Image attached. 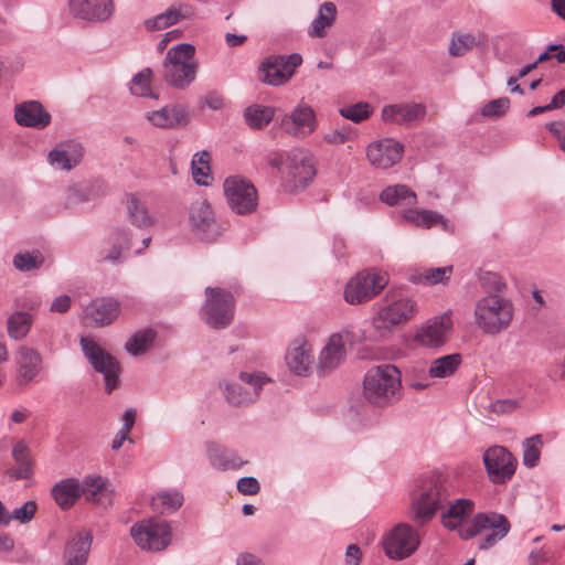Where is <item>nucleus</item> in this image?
Here are the masks:
<instances>
[{"mask_svg":"<svg viewBox=\"0 0 565 565\" xmlns=\"http://www.w3.org/2000/svg\"><path fill=\"white\" fill-rule=\"evenodd\" d=\"M449 498L450 492L447 486L438 478L423 481L412 494L411 519L418 526H423L448 503V508L441 513V523L447 530L459 531L461 526H466L463 521L472 514L476 504L471 499L460 498L449 501Z\"/></svg>","mask_w":565,"mask_h":565,"instance_id":"1","label":"nucleus"},{"mask_svg":"<svg viewBox=\"0 0 565 565\" xmlns=\"http://www.w3.org/2000/svg\"><path fill=\"white\" fill-rule=\"evenodd\" d=\"M270 166L278 169L282 185L288 192L305 189L316 175L312 157L303 149L278 153L270 160Z\"/></svg>","mask_w":565,"mask_h":565,"instance_id":"2","label":"nucleus"},{"mask_svg":"<svg viewBox=\"0 0 565 565\" xmlns=\"http://www.w3.org/2000/svg\"><path fill=\"white\" fill-rule=\"evenodd\" d=\"M513 316V303L500 295L483 296L475 305V323L483 334L497 335L505 331Z\"/></svg>","mask_w":565,"mask_h":565,"instance_id":"3","label":"nucleus"},{"mask_svg":"<svg viewBox=\"0 0 565 565\" xmlns=\"http://www.w3.org/2000/svg\"><path fill=\"white\" fill-rule=\"evenodd\" d=\"M401 387L399 370L393 364H382L365 374L363 394L370 403L386 406L399 398Z\"/></svg>","mask_w":565,"mask_h":565,"instance_id":"4","label":"nucleus"},{"mask_svg":"<svg viewBox=\"0 0 565 565\" xmlns=\"http://www.w3.org/2000/svg\"><path fill=\"white\" fill-rule=\"evenodd\" d=\"M195 49L189 43L172 46L163 62V78L174 88L185 89L196 77Z\"/></svg>","mask_w":565,"mask_h":565,"instance_id":"5","label":"nucleus"},{"mask_svg":"<svg viewBox=\"0 0 565 565\" xmlns=\"http://www.w3.org/2000/svg\"><path fill=\"white\" fill-rule=\"evenodd\" d=\"M510 529L511 524L505 515L497 512H481L473 515L466 526L459 529V536L462 540H470L482 535L479 547L488 550L504 539Z\"/></svg>","mask_w":565,"mask_h":565,"instance_id":"6","label":"nucleus"},{"mask_svg":"<svg viewBox=\"0 0 565 565\" xmlns=\"http://www.w3.org/2000/svg\"><path fill=\"white\" fill-rule=\"evenodd\" d=\"M386 298H391V302L381 306L372 318L374 330L382 337L412 320L417 311V303L411 297L404 296L393 299L392 291H388Z\"/></svg>","mask_w":565,"mask_h":565,"instance_id":"7","label":"nucleus"},{"mask_svg":"<svg viewBox=\"0 0 565 565\" xmlns=\"http://www.w3.org/2000/svg\"><path fill=\"white\" fill-rule=\"evenodd\" d=\"M387 273L371 269L352 277L345 286L344 299L348 303L360 305L377 296L387 285Z\"/></svg>","mask_w":565,"mask_h":565,"instance_id":"8","label":"nucleus"},{"mask_svg":"<svg viewBox=\"0 0 565 565\" xmlns=\"http://www.w3.org/2000/svg\"><path fill=\"white\" fill-rule=\"evenodd\" d=\"M130 534L141 550L151 552L164 550L171 541L169 524L159 519H145L135 523Z\"/></svg>","mask_w":565,"mask_h":565,"instance_id":"9","label":"nucleus"},{"mask_svg":"<svg viewBox=\"0 0 565 565\" xmlns=\"http://www.w3.org/2000/svg\"><path fill=\"white\" fill-rule=\"evenodd\" d=\"M206 300L202 308V317L206 324L213 329L227 327L234 315V298L231 292L207 287L205 289Z\"/></svg>","mask_w":565,"mask_h":565,"instance_id":"10","label":"nucleus"},{"mask_svg":"<svg viewBox=\"0 0 565 565\" xmlns=\"http://www.w3.org/2000/svg\"><path fill=\"white\" fill-rule=\"evenodd\" d=\"M79 343L94 370L104 375L106 392L111 393L119 382L118 361L102 349L93 339L83 337Z\"/></svg>","mask_w":565,"mask_h":565,"instance_id":"11","label":"nucleus"},{"mask_svg":"<svg viewBox=\"0 0 565 565\" xmlns=\"http://www.w3.org/2000/svg\"><path fill=\"white\" fill-rule=\"evenodd\" d=\"M302 63L298 53L289 55H270L259 65V79L270 86H280L287 83Z\"/></svg>","mask_w":565,"mask_h":565,"instance_id":"12","label":"nucleus"},{"mask_svg":"<svg viewBox=\"0 0 565 565\" xmlns=\"http://www.w3.org/2000/svg\"><path fill=\"white\" fill-rule=\"evenodd\" d=\"M270 380L263 373L241 372L239 383L224 384V394L227 402L232 405H248L256 401L263 385Z\"/></svg>","mask_w":565,"mask_h":565,"instance_id":"13","label":"nucleus"},{"mask_svg":"<svg viewBox=\"0 0 565 565\" xmlns=\"http://www.w3.org/2000/svg\"><path fill=\"white\" fill-rule=\"evenodd\" d=\"M228 205L236 214H248L257 207L258 196L253 183L239 177H230L224 182Z\"/></svg>","mask_w":565,"mask_h":565,"instance_id":"14","label":"nucleus"},{"mask_svg":"<svg viewBox=\"0 0 565 565\" xmlns=\"http://www.w3.org/2000/svg\"><path fill=\"white\" fill-rule=\"evenodd\" d=\"M419 534L407 523L394 526L384 540V550L392 559H403L411 556L419 546Z\"/></svg>","mask_w":565,"mask_h":565,"instance_id":"15","label":"nucleus"},{"mask_svg":"<svg viewBox=\"0 0 565 565\" xmlns=\"http://www.w3.org/2000/svg\"><path fill=\"white\" fill-rule=\"evenodd\" d=\"M483 463L492 483L503 484L511 480L516 469V459L502 446H493L486 450Z\"/></svg>","mask_w":565,"mask_h":565,"instance_id":"16","label":"nucleus"},{"mask_svg":"<svg viewBox=\"0 0 565 565\" xmlns=\"http://www.w3.org/2000/svg\"><path fill=\"white\" fill-rule=\"evenodd\" d=\"M404 154V145L394 138L372 141L366 147V159L376 169H388L397 164Z\"/></svg>","mask_w":565,"mask_h":565,"instance_id":"17","label":"nucleus"},{"mask_svg":"<svg viewBox=\"0 0 565 565\" xmlns=\"http://www.w3.org/2000/svg\"><path fill=\"white\" fill-rule=\"evenodd\" d=\"M352 339L349 330H342L329 337L318 359V371L321 375L329 374L335 370L345 359V343Z\"/></svg>","mask_w":565,"mask_h":565,"instance_id":"18","label":"nucleus"},{"mask_svg":"<svg viewBox=\"0 0 565 565\" xmlns=\"http://www.w3.org/2000/svg\"><path fill=\"white\" fill-rule=\"evenodd\" d=\"M452 328L450 312H444L440 316L429 319L425 324L417 329L414 341L426 348H439L447 339V333Z\"/></svg>","mask_w":565,"mask_h":565,"instance_id":"19","label":"nucleus"},{"mask_svg":"<svg viewBox=\"0 0 565 565\" xmlns=\"http://www.w3.org/2000/svg\"><path fill=\"white\" fill-rule=\"evenodd\" d=\"M120 303L111 297L93 299L83 311L85 322L93 327L111 324L119 316Z\"/></svg>","mask_w":565,"mask_h":565,"instance_id":"20","label":"nucleus"},{"mask_svg":"<svg viewBox=\"0 0 565 565\" xmlns=\"http://www.w3.org/2000/svg\"><path fill=\"white\" fill-rule=\"evenodd\" d=\"M190 223L203 239L212 241L221 234V227L216 223L214 212L206 200H198L191 204Z\"/></svg>","mask_w":565,"mask_h":565,"instance_id":"21","label":"nucleus"},{"mask_svg":"<svg viewBox=\"0 0 565 565\" xmlns=\"http://www.w3.org/2000/svg\"><path fill=\"white\" fill-rule=\"evenodd\" d=\"M318 126L316 114L311 106L300 103L282 119L284 129L298 138L311 135Z\"/></svg>","mask_w":565,"mask_h":565,"instance_id":"22","label":"nucleus"},{"mask_svg":"<svg viewBox=\"0 0 565 565\" xmlns=\"http://www.w3.org/2000/svg\"><path fill=\"white\" fill-rule=\"evenodd\" d=\"M93 543V535L87 530L72 533L64 544L63 565H86Z\"/></svg>","mask_w":565,"mask_h":565,"instance_id":"23","label":"nucleus"},{"mask_svg":"<svg viewBox=\"0 0 565 565\" xmlns=\"http://www.w3.org/2000/svg\"><path fill=\"white\" fill-rule=\"evenodd\" d=\"M382 119L387 124L411 125L426 116V107L420 103L391 104L382 108Z\"/></svg>","mask_w":565,"mask_h":565,"instance_id":"24","label":"nucleus"},{"mask_svg":"<svg viewBox=\"0 0 565 565\" xmlns=\"http://www.w3.org/2000/svg\"><path fill=\"white\" fill-rule=\"evenodd\" d=\"M71 12L86 21H106L114 12L113 0H68Z\"/></svg>","mask_w":565,"mask_h":565,"instance_id":"25","label":"nucleus"},{"mask_svg":"<svg viewBox=\"0 0 565 565\" xmlns=\"http://www.w3.org/2000/svg\"><path fill=\"white\" fill-rule=\"evenodd\" d=\"M18 380L20 384H29L41 373L43 360L40 352L33 348L21 345L15 352Z\"/></svg>","mask_w":565,"mask_h":565,"instance_id":"26","label":"nucleus"},{"mask_svg":"<svg viewBox=\"0 0 565 565\" xmlns=\"http://www.w3.org/2000/svg\"><path fill=\"white\" fill-rule=\"evenodd\" d=\"M286 364L296 375L305 376L309 373L313 354L311 344L305 339L294 340L286 352Z\"/></svg>","mask_w":565,"mask_h":565,"instance_id":"27","label":"nucleus"},{"mask_svg":"<svg viewBox=\"0 0 565 565\" xmlns=\"http://www.w3.org/2000/svg\"><path fill=\"white\" fill-rule=\"evenodd\" d=\"M146 119L154 127L168 129L188 125L190 116L185 106L170 105L148 111Z\"/></svg>","mask_w":565,"mask_h":565,"instance_id":"28","label":"nucleus"},{"mask_svg":"<svg viewBox=\"0 0 565 565\" xmlns=\"http://www.w3.org/2000/svg\"><path fill=\"white\" fill-rule=\"evenodd\" d=\"M83 156L82 145L76 141H68L50 151L47 159L53 167L70 171L82 161Z\"/></svg>","mask_w":565,"mask_h":565,"instance_id":"29","label":"nucleus"},{"mask_svg":"<svg viewBox=\"0 0 565 565\" xmlns=\"http://www.w3.org/2000/svg\"><path fill=\"white\" fill-rule=\"evenodd\" d=\"M206 454L210 465L216 470H237L248 462L235 451L213 441L206 443Z\"/></svg>","mask_w":565,"mask_h":565,"instance_id":"30","label":"nucleus"},{"mask_svg":"<svg viewBox=\"0 0 565 565\" xmlns=\"http://www.w3.org/2000/svg\"><path fill=\"white\" fill-rule=\"evenodd\" d=\"M15 120L19 125L33 128H45L50 121V114L36 100L25 102L15 107Z\"/></svg>","mask_w":565,"mask_h":565,"instance_id":"31","label":"nucleus"},{"mask_svg":"<svg viewBox=\"0 0 565 565\" xmlns=\"http://www.w3.org/2000/svg\"><path fill=\"white\" fill-rule=\"evenodd\" d=\"M81 497L84 495L86 501L107 505L110 503L111 493L106 486V481L102 476H86L79 481Z\"/></svg>","mask_w":565,"mask_h":565,"instance_id":"32","label":"nucleus"},{"mask_svg":"<svg viewBox=\"0 0 565 565\" xmlns=\"http://www.w3.org/2000/svg\"><path fill=\"white\" fill-rule=\"evenodd\" d=\"M194 15V10L189 4H179L168 8L164 12L156 15L146 22L148 30H162L169 28L180 20L191 19Z\"/></svg>","mask_w":565,"mask_h":565,"instance_id":"33","label":"nucleus"},{"mask_svg":"<svg viewBox=\"0 0 565 565\" xmlns=\"http://www.w3.org/2000/svg\"><path fill=\"white\" fill-rule=\"evenodd\" d=\"M51 494L62 510L72 508L81 498L79 480L66 478L55 483Z\"/></svg>","mask_w":565,"mask_h":565,"instance_id":"34","label":"nucleus"},{"mask_svg":"<svg viewBox=\"0 0 565 565\" xmlns=\"http://www.w3.org/2000/svg\"><path fill=\"white\" fill-rule=\"evenodd\" d=\"M129 222L138 228H148L156 224V217L150 213L146 202L137 195L129 194L126 201Z\"/></svg>","mask_w":565,"mask_h":565,"instance_id":"35","label":"nucleus"},{"mask_svg":"<svg viewBox=\"0 0 565 565\" xmlns=\"http://www.w3.org/2000/svg\"><path fill=\"white\" fill-rule=\"evenodd\" d=\"M12 457L17 463V468L9 471L11 478L15 480L29 479L33 475V460L31 458L30 448L23 441H18L12 448Z\"/></svg>","mask_w":565,"mask_h":565,"instance_id":"36","label":"nucleus"},{"mask_svg":"<svg viewBox=\"0 0 565 565\" xmlns=\"http://www.w3.org/2000/svg\"><path fill=\"white\" fill-rule=\"evenodd\" d=\"M337 19V7L333 2H323L311 22L308 34L311 38H323L327 30L333 25Z\"/></svg>","mask_w":565,"mask_h":565,"instance_id":"37","label":"nucleus"},{"mask_svg":"<svg viewBox=\"0 0 565 565\" xmlns=\"http://www.w3.org/2000/svg\"><path fill=\"white\" fill-rule=\"evenodd\" d=\"M382 202L387 205H413L417 201V196L414 191H412L405 184H394L386 186L381 195Z\"/></svg>","mask_w":565,"mask_h":565,"instance_id":"38","label":"nucleus"},{"mask_svg":"<svg viewBox=\"0 0 565 565\" xmlns=\"http://www.w3.org/2000/svg\"><path fill=\"white\" fill-rule=\"evenodd\" d=\"M462 358L459 353H452L435 359L429 366L428 374L433 379L451 376L460 366Z\"/></svg>","mask_w":565,"mask_h":565,"instance_id":"39","label":"nucleus"},{"mask_svg":"<svg viewBox=\"0 0 565 565\" xmlns=\"http://www.w3.org/2000/svg\"><path fill=\"white\" fill-rule=\"evenodd\" d=\"M33 317L25 311H15L7 320V331L11 339L22 340L30 332Z\"/></svg>","mask_w":565,"mask_h":565,"instance_id":"40","label":"nucleus"},{"mask_svg":"<svg viewBox=\"0 0 565 565\" xmlns=\"http://www.w3.org/2000/svg\"><path fill=\"white\" fill-rule=\"evenodd\" d=\"M403 218L418 227L430 228L443 222V216L430 210L408 209L403 212Z\"/></svg>","mask_w":565,"mask_h":565,"instance_id":"41","label":"nucleus"},{"mask_svg":"<svg viewBox=\"0 0 565 565\" xmlns=\"http://www.w3.org/2000/svg\"><path fill=\"white\" fill-rule=\"evenodd\" d=\"M246 124L253 129L266 127L274 117V109L268 106L252 105L244 111Z\"/></svg>","mask_w":565,"mask_h":565,"instance_id":"42","label":"nucleus"},{"mask_svg":"<svg viewBox=\"0 0 565 565\" xmlns=\"http://www.w3.org/2000/svg\"><path fill=\"white\" fill-rule=\"evenodd\" d=\"M152 71L149 67L143 68L136 74L130 82V93L138 97H150L158 99V95L151 88Z\"/></svg>","mask_w":565,"mask_h":565,"instance_id":"43","label":"nucleus"},{"mask_svg":"<svg viewBox=\"0 0 565 565\" xmlns=\"http://www.w3.org/2000/svg\"><path fill=\"white\" fill-rule=\"evenodd\" d=\"M154 337L151 329L138 331L126 342L125 348L131 355L143 354L151 347Z\"/></svg>","mask_w":565,"mask_h":565,"instance_id":"44","label":"nucleus"},{"mask_svg":"<svg viewBox=\"0 0 565 565\" xmlns=\"http://www.w3.org/2000/svg\"><path fill=\"white\" fill-rule=\"evenodd\" d=\"M210 156L206 151L198 152L192 159V175L194 181L201 185H207L210 180Z\"/></svg>","mask_w":565,"mask_h":565,"instance_id":"45","label":"nucleus"},{"mask_svg":"<svg viewBox=\"0 0 565 565\" xmlns=\"http://www.w3.org/2000/svg\"><path fill=\"white\" fill-rule=\"evenodd\" d=\"M452 274V266L428 268L418 274L416 282L424 285L445 284L449 280Z\"/></svg>","mask_w":565,"mask_h":565,"instance_id":"46","label":"nucleus"},{"mask_svg":"<svg viewBox=\"0 0 565 565\" xmlns=\"http://www.w3.org/2000/svg\"><path fill=\"white\" fill-rule=\"evenodd\" d=\"M184 497L178 490H167L159 492L153 498V504L161 507L162 511H175L183 504Z\"/></svg>","mask_w":565,"mask_h":565,"instance_id":"47","label":"nucleus"},{"mask_svg":"<svg viewBox=\"0 0 565 565\" xmlns=\"http://www.w3.org/2000/svg\"><path fill=\"white\" fill-rule=\"evenodd\" d=\"M372 111V106L366 102H359L354 105L339 109V113L343 118L356 124L366 120L371 116Z\"/></svg>","mask_w":565,"mask_h":565,"instance_id":"48","label":"nucleus"},{"mask_svg":"<svg viewBox=\"0 0 565 565\" xmlns=\"http://www.w3.org/2000/svg\"><path fill=\"white\" fill-rule=\"evenodd\" d=\"M477 45L475 35L470 33L456 34L449 44V54L451 56H462Z\"/></svg>","mask_w":565,"mask_h":565,"instance_id":"49","label":"nucleus"},{"mask_svg":"<svg viewBox=\"0 0 565 565\" xmlns=\"http://www.w3.org/2000/svg\"><path fill=\"white\" fill-rule=\"evenodd\" d=\"M44 262L40 252L19 253L13 258V265L21 271H30L39 268Z\"/></svg>","mask_w":565,"mask_h":565,"instance_id":"50","label":"nucleus"},{"mask_svg":"<svg viewBox=\"0 0 565 565\" xmlns=\"http://www.w3.org/2000/svg\"><path fill=\"white\" fill-rule=\"evenodd\" d=\"M354 138V130L349 125H343L338 128L330 129L324 132L322 139L326 143L332 146L343 145Z\"/></svg>","mask_w":565,"mask_h":565,"instance_id":"51","label":"nucleus"},{"mask_svg":"<svg viewBox=\"0 0 565 565\" xmlns=\"http://www.w3.org/2000/svg\"><path fill=\"white\" fill-rule=\"evenodd\" d=\"M481 288L488 295H499L505 288L502 277L493 271H483L479 277Z\"/></svg>","mask_w":565,"mask_h":565,"instance_id":"52","label":"nucleus"},{"mask_svg":"<svg viewBox=\"0 0 565 565\" xmlns=\"http://www.w3.org/2000/svg\"><path fill=\"white\" fill-rule=\"evenodd\" d=\"M541 443L542 441L540 435H535L525 440L523 449V462L526 467L533 468L537 465L541 454L539 446Z\"/></svg>","mask_w":565,"mask_h":565,"instance_id":"53","label":"nucleus"},{"mask_svg":"<svg viewBox=\"0 0 565 565\" xmlns=\"http://www.w3.org/2000/svg\"><path fill=\"white\" fill-rule=\"evenodd\" d=\"M38 510V504L33 500H29L23 503L22 507L14 509L12 512L9 511V524L11 521H18L21 524L29 523L33 520Z\"/></svg>","mask_w":565,"mask_h":565,"instance_id":"54","label":"nucleus"},{"mask_svg":"<svg viewBox=\"0 0 565 565\" xmlns=\"http://www.w3.org/2000/svg\"><path fill=\"white\" fill-rule=\"evenodd\" d=\"M128 232L118 230L114 233V245L109 253L104 257L105 260L116 262L120 258L122 248H129Z\"/></svg>","mask_w":565,"mask_h":565,"instance_id":"55","label":"nucleus"},{"mask_svg":"<svg viewBox=\"0 0 565 565\" xmlns=\"http://www.w3.org/2000/svg\"><path fill=\"white\" fill-rule=\"evenodd\" d=\"M510 107V100L508 97H501L498 99H493L487 103L482 109L481 114L483 117H497L507 113Z\"/></svg>","mask_w":565,"mask_h":565,"instance_id":"56","label":"nucleus"},{"mask_svg":"<svg viewBox=\"0 0 565 565\" xmlns=\"http://www.w3.org/2000/svg\"><path fill=\"white\" fill-rule=\"evenodd\" d=\"M237 490L245 495L257 494L260 490L259 482L254 477H243L237 481Z\"/></svg>","mask_w":565,"mask_h":565,"instance_id":"57","label":"nucleus"},{"mask_svg":"<svg viewBox=\"0 0 565 565\" xmlns=\"http://www.w3.org/2000/svg\"><path fill=\"white\" fill-rule=\"evenodd\" d=\"M519 407V402L516 399L507 398V399H498L490 405V411L495 414H505L511 413Z\"/></svg>","mask_w":565,"mask_h":565,"instance_id":"58","label":"nucleus"},{"mask_svg":"<svg viewBox=\"0 0 565 565\" xmlns=\"http://www.w3.org/2000/svg\"><path fill=\"white\" fill-rule=\"evenodd\" d=\"M546 128L557 139L561 150L565 152V122L552 121L546 125Z\"/></svg>","mask_w":565,"mask_h":565,"instance_id":"59","label":"nucleus"},{"mask_svg":"<svg viewBox=\"0 0 565 565\" xmlns=\"http://www.w3.org/2000/svg\"><path fill=\"white\" fill-rule=\"evenodd\" d=\"M204 105L212 110H220L225 106V99L222 94L212 90L204 96Z\"/></svg>","mask_w":565,"mask_h":565,"instance_id":"60","label":"nucleus"},{"mask_svg":"<svg viewBox=\"0 0 565 565\" xmlns=\"http://www.w3.org/2000/svg\"><path fill=\"white\" fill-rule=\"evenodd\" d=\"M71 302L72 300L70 296L61 295L53 300L50 310L53 312L64 313L70 309Z\"/></svg>","mask_w":565,"mask_h":565,"instance_id":"61","label":"nucleus"},{"mask_svg":"<svg viewBox=\"0 0 565 565\" xmlns=\"http://www.w3.org/2000/svg\"><path fill=\"white\" fill-rule=\"evenodd\" d=\"M361 559L360 547L355 544H350L347 548L345 561L347 565H359Z\"/></svg>","mask_w":565,"mask_h":565,"instance_id":"62","label":"nucleus"},{"mask_svg":"<svg viewBox=\"0 0 565 565\" xmlns=\"http://www.w3.org/2000/svg\"><path fill=\"white\" fill-rule=\"evenodd\" d=\"M547 562V555L543 548L534 550L529 554V565H542Z\"/></svg>","mask_w":565,"mask_h":565,"instance_id":"63","label":"nucleus"},{"mask_svg":"<svg viewBox=\"0 0 565 565\" xmlns=\"http://www.w3.org/2000/svg\"><path fill=\"white\" fill-rule=\"evenodd\" d=\"M237 565H262V562L258 557L250 553H243L237 556L236 559Z\"/></svg>","mask_w":565,"mask_h":565,"instance_id":"64","label":"nucleus"}]
</instances>
